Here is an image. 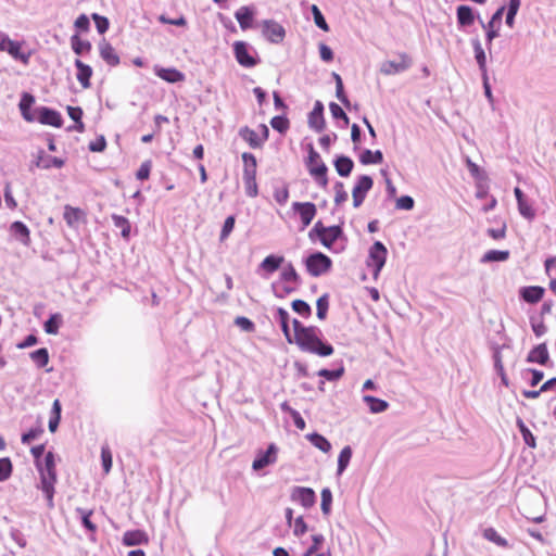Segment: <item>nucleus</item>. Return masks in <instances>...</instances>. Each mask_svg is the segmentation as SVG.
<instances>
[{"label": "nucleus", "instance_id": "obj_25", "mask_svg": "<svg viewBox=\"0 0 556 556\" xmlns=\"http://www.w3.org/2000/svg\"><path fill=\"white\" fill-rule=\"evenodd\" d=\"M35 102V98L30 93H23L21 101L18 103V108L23 118L27 122H35V110L31 111V105Z\"/></svg>", "mask_w": 556, "mask_h": 556}, {"label": "nucleus", "instance_id": "obj_21", "mask_svg": "<svg viewBox=\"0 0 556 556\" xmlns=\"http://www.w3.org/2000/svg\"><path fill=\"white\" fill-rule=\"evenodd\" d=\"M544 288L540 286L522 287L519 291L520 298L530 304L540 302L544 295Z\"/></svg>", "mask_w": 556, "mask_h": 556}, {"label": "nucleus", "instance_id": "obj_42", "mask_svg": "<svg viewBox=\"0 0 556 556\" xmlns=\"http://www.w3.org/2000/svg\"><path fill=\"white\" fill-rule=\"evenodd\" d=\"M352 447L350 445L344 446L338 457L337 475L341 476L348 468L352 458Z\"/></svg>", "mask_w": 556, "mask_h": 556}, {"label": "nucleus", "instance_id": "obj_30", "mask_svg": "<svg viewBox=\"0 0 556 556\" xmlns=\"http://www.w3.org/2000/svg\"><path fill=\"white\" fill-rule=\"evenodd\" d=\"M275 319L279 323L281 331L287 340V342H291V330L289 327L290 315L287 309L283 307H278L275 313Z\"/></svg>", "mask_w": 556, "mask_h": 556}, {"label": "nucleus", "instance_id": "obj_8", "mask_svg": "<svg viewBox=\"0 0 556 556\" xmlns=\"http://www.w3.org/2000/svg\"><path fill=\"white\" fill-rule=\"evenodd\" d=\"M399 62L393 60L384 61L380 66V72L387 76L396 75L407 71L412 66L413 61L407 53L401 52L399 53Z\"/></svg>", "mask_w": 556, "mask_h": 556}, {"label": "nucleus", "instance_id": "obj_3", "mask_svg": "<svg viewBox=\"0 0 556 556\" xmlns=\"http://www.w3.org/2000/svg\"><path fill=\"white\" fill-rule=\"evenodd\" d=\"M40 475V489L45 493L48 506H53L54 484L56 483L55 457L54 453L49 451L46 453L43 460L36 464Z\"/></svg>", "mask_w": 556, "mask_h": 556}, {"label": "nucleus", "instance_id": "obj_34", "mask_svg": "<svg viewBox=\"0 0 556 556\" xmlns=\"http://www.w3.org/2000/svg\"><path fill=\"white\" fill-rule=\"evenodd\" d=\"M239 136L249 143L252 149H260L264 146L263 140L256 134L255 130L244 126L240 128Z\"/></svg>", "mask_w": 556, "mask_h": 556}, {"label": "nucleus", "instance_id": "obj_43", "mask_svg": "<svg viewBox=\"0 0 556 556\" xmlns=\"http://www.w3.org/2000/svg\"><path fill=\"white\" fill-rule=\"evenodd\" d=\"M516 425L522 435L523 442L531 448L536 447V440L530 429L526 426L521 418H517Z\"/></svg>", "mask_w": 556, "mask_h": 556}, {"label": "nucleus", "instance_id": "obj_50", "mask_svg": "<svg viewBox=\"0 0 556 556\" xmlns=\"http://www.w3.org/2000/svg\"><path fill=\"white\" fill-rule=\"evenodd\" d=\"M299 286H295L293 283H286L285 286H279L278 282L271 283V289L276 298L283 299L288 294L293 293L296 291Z\"/></svg>", "mask_w": 556, "mask_h": 556}, {"label": "nucleus", "instance_id": "obj_7", "mask_svg": "<svg viewBox=\"0 0 556 556\" xmlns=\"http://www.w3.org/2000/svg\"><path fill=\"white\" fill-rule=\"evenodd\" d=\"M387 255L388 250L381 241H375L369 248L367 265L372 268L375 277H377L383 268Z\"/></svg>", "mask_w": 556, "mask_h": 556}, {"label": "nucleus", "instance_id": "obj_62", "mask_svg": "<svg viewBox=\"0 0 556 556\" xmlns=\"http://www.w3.org/2000/svg\"><path fill=\"white\" fill-rule=\"evenodd\" d=\"M329 110L334 119H342L345 126L349 125L350 118L339 104L331 102L329 104Z\"/></svg>", "mask_w": 556, "mask_h": 556}, {"label": "nucleus", "instance_id": "obj_48", "mask_svg": "<svg viewBox=\"0 0 556 556\" xmlns=\"http://www.w3.org/2000/svg\"><path fill=\"white\" fill-rule=\"evenodd\" d=\"M483 538L490 542L495 543L497 546L507 547L508 542L502 538L494 528H486L483 530Z\"/></svg>", "mask_w": 556, "mask_h": 556}, {"label": "nucleus", "instance_id": "obj_63", "mask_svg": "<svg viewBox=\"0 0 556 556\" xmlns=\"http://www.w3.org/2000/svg\"><path fill=\"white\" fill-rule=\"evenodd\" d=\"M517 205H518V211H519V213H520V215L522 217H525V218H527L529 220H532L535 217V211L529 204L527 199H525L523 201L518 202Z\"/></svg>", "mask_w": 556, "mask_h": 556}, {"label": "nucleus", "instance_id": "obj_24", "mask_svg": "<svg viewBox=\"0 0 556 556\" xmlns=\"http://www.w3.org/2000/svg\"><path fill=\"white\" fill-rule=\"evenodd\" d=\"M75 67L77 68V80L81 85L83 88H89L90 87V78L92 76V68L88 64H85L81 60L76 59Z\"/></svg>", "mask_w": 556, "mask_h": 556}, {"label": "nucleus", "instance_id": "obj_33", "mask_svg": "<svg viewBox=\"0 0 556 556\" xmlns=\"http://www.w3.org/2000/svg\"><path fill=\"white\" fill-rule=\"evenodd\" d=\"M283 261V256L270 254L262 261L258 268L266 271L267 274H273L280 268Z\"/></svg>", "mask_w": 556, "mask_h": 556}, {"label": "nucleus", "instance_id": "obj_37", "mask_svg": "<svg viewBox=\"0 0 556 556\" xmlns=\"http://www.w3.org/2000/svg\"><path fill=\"white\" fill-rule=\"evenodd\" d=\"M307 440L314 445L316 448L320 450L324 453H328L331 450V443L329 440L318 432H313L306 435Z\"/></svg>", "mask_w": 556, "mask_h": 556}, {"label": "nucleus", "instance_id": "obj_35", "mask_svg": "<svg viewBox=\"0 0 556 556\" xmlns=\"http://www.w3.org/2000/svg\"><path fill=\"white\" fill-rule=\"evenodd\" d=\"M363 401L368 405L372 414L383 413L388 409L389 403L372 395H364Z\"/></svg>", "mask_w": 556, "mask_h": 556}, {"label": "nucleus", "instance_id": "obj_38", "mask_svg": "<svg viewBox=\"0 0 556 556\" xmlns=\"http://www.w3.org/2000/svg\"><path fill=\"white\" fill-rule=\"evenodd\" d=\"M359 162L364 165L380 164L383 162V154L380 150L365 149L359 155Z\"/></svg>", "mask_w": 556, "mask_h": 556}, {"label": "nucleus", "instance_id": "obj_40", "mask_svg": "<svg viewBox=\"0 0 556 556\" xmlns=\"http://www.w3.org/2000/svg\"><path fill=\"white\" fill-rule=\"evenodd\" d=\"M111 218H112L113 225L116 228L121 229V236L124 239H129L130 231H131V225H130V222L128 220V218H126L125 216H122V215H117V214H113Z\"/></svg>", "mask_w": 556, "mask_h": 556}, {"label": "nucleus", "instance_id": "obj_26", "mask_svg": "<svg viewBox=\"0 0 556 556\" xmlns=\"http://www.w3.org/2000/svg\"><path fill=\"white\" fill-rule=\"evenodd\" d=\"M235 17L238 21L241 29L245 30L252 27L254 17V9L252 7H241L235 13Z\"/></svg>", "mask_w": 556, "mask_h": 556}, {"label": "nucleus", "instance_id": "obj_55", "mask_svg": "<svg viewBox=\"0 0 556 556\" xmlns=\"http://www.w3.org/2000/svg\"><path fill=\"white\" fill-rule=\"evenodd\" d=\"M332 504V493L329 488H324L321 490V504L320 508L325 516H328L331 511Z\"/></svg>", "mask_w": 556, "mask_h": 556}, {"label": "nucleus", "instance_id": "obj_44", "mask_svg": "<svg viewBox=\"0 0 556 556\" xmlns=\"http://www.w3.org/2000/svg\"><path fill=\"white\" fill-rule=\"evenodd\" d=\"M63 323L62 315L59 313L51 314L45 321L43 329L48 334H56Z\"/></svg>", "mask_w": 556, "mask_h": 556}, {"label": "nucleus", "instance_id": "obj_10", "mask_svg": "<svg viewBox=\"0 0 556 556\" xmlns=\"http://www.w3.org/2000/svg\"><path fill=\"white\" fill-rule=\"evenodd\" d=\"M35 121L42 125H49L56 128L62 127L63 117L60 112L48 106H37L35 109Z\"/></svg>", "mask_w": 556, "mask_h": 556}, {"label": "nucleus", "instance_id": "obj_46", "mask_svg": "<svg viewBox=\"0 0 556 556\" xmlns=\"http://www.w3.org/2000/svg\"><path fill=\"white\" fill-rule=\"evenodd\" d=\"M76 514L79 516L81 525L86 530H88L92 533L97 531V526L90 519L91 515H92V510L77 507Z\"/></svg>", "mask_w": 556, "mask_h": 556}, {"label": "nucleus", "instance_id": "obj_39", "mask_svg": "<svg viewBox=\"0 0 556 556\" xmlns=\"http://www.w3.org/2000/svg\"><path fill=\"white\" fill-rule=\"evenodd\" d=\"M509 254L508 250H489L481 257V263L505 262Z\"/></svg>", "mask_w": 556, "mask_h": 556}, {"label": "nucleus", "instance_id": "obj_28", "mask_svg": "<svg viewBox=\"0 0 556 556\" xmlns=\"http://www.w3.org/2000/svg\"><path fill=\"white\" fill-rule=\"evenodd\" d=\"M155 74L161 79H163L167 83H170V84L180 83V81L185 80V74L174 67H169V68L157 67V68H155Z\"/></svg>", "mask_w": 556, "mask_h": 556}, {"label": "nucleus", "instance_id": "obj_49", "mask_svg": "<svg viewBox=\"0 0 556 556\" xmlns=\"http://www.w3.org/2000/svg\"><path fill=\"white\" fill-rule=\"evenodd\" d=\"M316 308H317L316 309L317 318L320 320L326 319L327 313L329 309V294L328 293H324L323 295H320L317 299Z\"/></svg>", "mask_w": 556, "mask_h": 556}, {"label": "nucleus", "instance_id": "obj_54", "mask_svg": "<svg viewBox=\"0 0 556 556\" xmlns=\"http://www.w3.org/2000/svg\"><path fill=\"white\" fill-rule=\"evenodd\" d=\"M101 463L102 468L105 473H109L113 466V456L110 447L108 445H103L101 447Z\"/></svg>", "mask_w": 556, "mask_h": 556}, {"label": "nucleus", "instance_id": "obj_47", "mask_svg": "<svg viewBox=\"0 0 556 556\" xmlns=\"http://www.w3.org/2000/svg\"><path fill=\"white\" fill-rule=\"evenodd\" d=\"M29 356L39 368L46 367L49 363V352L46 348L33 351Z\"/></svg>", "mask_w": 556, "mask_h": 556}, {"label": "nucleus", "instance_id": "obj_5", "mask_svg": "<svg viewBox=\"0 0 556 556\" xmlns=\"http://www.w3.org/2000/svg\"><path fill=\"white\" fill-rule=\"evenodd\" d=\"M303 262L306 270L313 277H319L326 274L332 266L331 258L319 251L311 253Z\"/></svg>", "mask_w": 556, "mask_h": 556}, {"label": "nucleus", "instance_id": "obj_2", "mask_svg": "<svg viewBox=\"0 0 556 556\" xmlns=\"http://www.w3.org/2000/svg\"><path fill=\"white\" fill-rule=\"evenodd\" d=\"M293 344H296L303 352L320 357L330 356L334 351L333 346L321 338V331L316 326H308V330L294 340Z\"/></svg>", "mask_w": 556, "mask_h": 556}, {"label": "nucleus", "instance_id": "obj_29", "mask_svg": "<svg viewBox=\"0 0 556 556\" xmlns=\"http://www.w3.org/2000/svg\"><path fill=\"white\" fill-rule=\"evenodd\" d=\"M333 165L341 177H349L354 168L353 160L346 155H338L333 161Z\"/></svg>", "mask_w": 556, "mask_h": 556}, {"label": "nucleus", "instance_id": "obj_32", "mask_svg": "<svg viewBox=\"0 0 556 556\" xmlns=\"http://www.w3.org/2000/svg\"><path fill=\"white\" fill-rule=\"evenodd\" d=\"M66 111H67V114L68 116L75 122V124L73 126H70L67 128V131H78V132H83L85 130V125L81 121L83 118V109L80 106H71L68 105L66 108Z\"/></svg>", "mask_w": 556, "mask_h": 556}, {"label": "nucleus", "instance_id": "obj_27", "mask_svg": "<svg viewBox=\"0 0 556 556\" xmlns=\"http://www.w3.org/2000/svg\"><path fill=\"white\" fill-rule=\"evenodd\" d=\"M10 231L12 236L18 240L21 243L28 245L30 241L29 229L28 227L20 220H15L10 226Z\"/></svg>", "mask_w": 556, "mask_h": 556}, {"label": "nucleus", "instance_id": "obj_17", "mask_svg": "<svg viewBox=\"0 0 556 556\" xmlns=\"http://www.w3.org/2000/svg\"><path fill=\"white\" fill-rule=\"evenodd\" d=\"M528 363H535L542 366L547 365L549 362V353L546 343L535 345L527 355Z\"/></svg>", "mask_w": 556, "mask_h": 556}, {"label": "nucleus", "instance_id": "obj_23", "mask_svg": "<svg viewBox=\"0 0 556 556\" xmlns=\"http://www.w3.org/2000/svg\"><path fill=\"white\" fill-rule=\"evenodd\" d=\"M470 42H471V46L473 49L476 62L481 72V76H485V74H488L486 54L481 45V41L478 37H475V38H471Z\"/></svg>", "mask_w": 556, "mask_h": 556}, {"label": "nucleus", "instance_id": "obj_20", "mask_svg": "<svg viewBox=\"0 0 556 556\" xmlns=\"http://www.w3.org/2000/svg\"><path fill=\"white\" fill-rule=\"evenodd\" d=\"M99 52L102 60L110 66H117L119 64V56L110 42L103 39L99 43Z\"/></svg>", "mask_w": 556, "mask_h": 556}, {"label": "nucleus", "instance_id": "obj_6", "mask_svg": "<svg viewBox=\"0 0 556 556\" xmlns=\"http://www.w3.org/2000/svg\"><path fill=\"white\" fill-rule=\"evenodd\" d=\"M233 54L237 62L243 67H254L260 63L256 51L245 41L233 43Z\"/></svg>", "mask_w": 556, "mask_h": 556}, {"label": "nucleus", "instance_id": "obj_31", "mask_svg": "<svg viewBox=\"0 0 556 556\" xmlns=\"http://www.w3.org/2000/svg\"><path fill=\"white\" fill-rule=\"evenodd\" d=\"M308 172L314 177L316 182L321 187L326 188L328 185L327 172L328 167L324 162H319L316 165L309 166Z\"/></svg>", "mask_w": 556, "mask_h": 556}, {"label": "nucleus", "instance_id": "obj_14", "mask_svg": "<svg viewBox=\"0 0 556 556\" xmlns=\"http://www.w3.org/2000/svg\"><path fill=\"white\" fill-rule=\"evenodd\" d=\"M277 451L274 443L269 444L266 451H261L252 463L253 470L258 471L274 464L277 459Z\"/></svg>", "mask_w": 556, "mask_h": 556}, {"label": "nucleus", "instance_id": "obj_19", "mask_svg": "<svg viewBox=\"0 0 556 556\" xmlns=\"http://www.w3.org/2000/svg\"><path fill=\"white\" fill-rule=\"evenodd\" d=\"M22 46L23 42L9 39L3 52H8L14 60L21 61L23 64L27 65L29 63L30 52L26 53L22 51Z\"/></svg>", "mask_w": 556, "mask_h": 556}, {"label": "nucleus", "instance_id": "obj_15", "mask_svg": "<svg viewBox=\"0 0 556 556\" xmlns=\"http://www.w3.org/2000/svg\"><path fill=\"white\" fill-rule=\"evenodd\" d=\"M478 16L480 15L470 5L460 4L456 8V21L459 29L471 26Z\"/></svg>", "mask_w": 556, "mask_h": 556}, {"label": "nucleus", "instance_id": "obj_12", "mask_svg": "<svg viewBox=\"0 0 556 556\" xmlns=\"http://www.w3.org/2000/svg\"><path fill=\"white\" fill-rule=\"evenodd\" d=\"M292 210L300 216L302 230L313 222L317 214V207L313 202H293Z\"/></svg>", "mask_w": 556, "mask_h": 556}, {"label": "nucleus", "instance_id": "obj_41", "mask_svg": "<svg viewBox=\"0 0 556 556\" xmlns=\"http://www.w3.org/2000/svg\"><path fill=\"white\" fill-rule=\"evenodd\" d=\"M72 50L77 55H83L91 50V43L88 40H83L77 34L71 37Z\"/></svg>", "mask_w": 556, "mask_h": 556}, {"label": "nucleus", "instance_id": "obj_52", "mask_svg": "<svg viewBox=\"0 0 556 556\" xmlns=\"http://www.w3.org/2000/svg\"><path fill=\"white\" fill-rule=\"evenodd\" d=\"M311 12L313 14V18H314L315 25L318 28H320L321 30L328 31L329 30V25H328L325 16H324V14L319 10V8L316 4H313L311 7Z\"/></svg>", "mask_w": 556, "mask_h": 556}, {"label": "nucleus", "instance_id": "obj_36", "mask_svg": "<svg viewBox=\"0 0 556 556\" xmlns=\"http://www.w3.org/2000/svg\"><path fill=\"white\" fill-rule=\"evenodd\" d=\"M280 281L293 283L295 286H300L302 283L300 275L291 263H289L280 273Z\"/></svg>", "mask_w": 556, "mask_h": 556}, {"label": "nucleus", "instance_id": "obj_57", "mask_svg": "<svg viewBox=\"0 0 556 556\" xmlns=\"http://www.w3.org/2000/svg\"><path fill=\"white\" fill-rule=\"evenodd\" d=\"M235 224L236 217L233 215H229L228 217H226L219 235L220 242L225 241L229 237V235L232 232L235 228Z\"/></svg>", "mask_w": 556, "mask_h": 556}, {"label": "nucleus", "instance_id": "obj_1", "mask_svg": "<svg viewBox=\"0 0 556 556\" xmlns=\"http://www.w3.org/2000/svg\"><path fill=\"white\" fill-rule=\"evenodd\" d=\"M308 238L313 242L319 240L326 249L333 253H340L345 249L344 244L336 245L339 240L346 241L342 225L326 227L321 220H318L308 231Z\"/></svg>", "mask_w": 556, "mask_h": 556}, {"label": "nucleus", "instance_id": "obj_64", "mask_svg": "<svg viewBox=\"0 0 556 556\" xmlns=\"http://www.w3.org/2000/svg\"><path fill=\"white\" fill-rule=\"evenodd\" d=\"M336 195H334V203L337 205L342 204L348 200V192L344 189V184L342 181H337L333 186Z\"/></svg>", "mask_w": 556, "mask_h": 556}, {"label": "nucleus", "instance_id": "obj_9", "mask_svg": "<svg viewBox=\"0 0 556 556\" xmlns=\"http://www.w3.org/2000/svg\"><path fill=\"white\" fill-rule=\"evenodd\" d=\"M374 179L368 175L357 177L352 190L353 206L359 207L366 199L367 192L372 188Z\"/></svg>", "mask_w": 556, "mask_h": 556}, {"label": "nucleus", "instance_id": "obj_22", "mask_svg": "<svg viewBox=\"0 0 556 556\" xmlns=\"http://www.w3.org/2000/svg\"><path fill=\"white\" fill-rule=\"evenodd\" d=\"M35 165L42 169H50L52 167L61 168L64 166V161L60 157L48 155L43 150H40L38 152Z\"/></svg>", "mask_w": 556, "mask_h": 556}, {"label": "nucleus", "instance_id": "obj_13", "mask_svg": "<svg viewBox=\"0 0 556 556\" xmlns=\"http://www.w3.org/2000/svg\"><path fill=\"white\" fill-rule=\"evenodd\" d=\"M290 498L300 503L304 508H309L316 503V494L312 488L294 486L291 491Z\"/></svg>", "mask_w": 556, "mask_h": 556}, {"label": "nucleus", "instance_id": "obj_51", "mask_svg": "<svg viewBox=\"0 0 556 556\" xmlns=\"http://www.w3.org/2000/svg\"><path fill=\"white\" fill-rule=\"evenodd\" d=\"M292 309L304 318H308L312 315V308L307 302L301 299H296L291 303Z\"/></svg>", "mask_w": 556, "mask_h": 556}, {"label": "nucleus", "instance_id": "obj_16", "mask_svg": "<svg viewBox=\"0 0 556 556\" xmlns=\"http://www.w3.org/2000/svg\"><path fill=\"white\" fill-rule=\"evenodd\" d=\"M308 126L316 132L324 131L326 127V122L324 117V104L321 101L317 100L314 104L313 110L308 114Z\"/></svg>", "mask_w": 556, "mask_h": 556}, {"label": "nucleus", "instance_id": "obj_53", "mask_svg": "<svg viewBox=\"0 0 556 556\" xmlns=\"http://www.w3.org/2000/svg\"><path fill=\"white\" fill-rule=\"evenodd\" d=\"M270 126L276 131L285 134L290 127V122L285 115H277L270 119Z\"/></svg>", "mask_w": 556, "mask_h": 556}, {"label": "nucleus", "instance_id": "obj_56", "mask_svg": "<svg viewBox=\"0 0 556 556\" xmlns=\"http://www.w3.org/2000/svg\"><path fill=\"white\" fill-rule=\"evenodd\" d=\"M81 211L76 207H72L70 205H66L64 208L63 217L68 226H74L80 216Z\"/></svg>", "mask_w": 556, "mask_h": 556}, {"label": "nucleus", "instance_id": "obj_11", "mask_svg": "<svg viewBox=\"0 0 556 556\" xmlns=\"http://www.w3.org/2000/svg\"><path fill=\"white\" fill-rule=\"evenodd\" d=\"M262 34L269 42L278 45L283 41L286 29L274 20H264L262 22Z\"/></svg>", "mask_w": 556, "mask_h": 556}, {"label": "nucleus", "instance_id": "obj_61", "mask_svg": "<svg viewBox=\"0 0 556 556\" xmlns=\"http://www.w3.org/2000/svg\"><path fill=\"white\" fill-rule=\"evenodd\" d=\"M528 374L531 375V379L529 380V384L531 387L538 386L544 377V372L542 370H539L535 368H527V369L522 370V374H521L522 378H525L526 375H528Z\"/></svg>", "mask_w": 556, "mask_h": 556}, {"label": "nucleus", "instance_id": "obj_58", "mask_svg": "<svg viewBox=\"0 0 556 556\" xmlns=\"http://www.w3.org/2000/svg\"><path fill=\"white\" fill-rule=\"evenodd\" d=\"M91 18L96 24V28L100 35H103L108 31L110 27V21L108 17L100 15L98 13H92Z\"/></svg>", "mask_w": 556, "mask_h": 556}, {"label": "nucleus", "instance_id": "obj_18", "mask_svg": "<svg viewBox=\"0 0 556 556\" xmlns=\"http://www.w3.org/2000/svg\"><path fill=\"white\" fill-rule=\"evenodd\" d=\"M122 543L125 546H137L149 543V536L143 530H128L124 533Z\"/></svg>", "mask_w": 556, "mask_h": 556}, {"label": "nucleus", "instance_id": "obj_4", "mask_svg": "<svg viewBox=\"0 0 556 556\" xmlns=\"http://www.w3.org/2000/svg\"><path fill=\"white\" fill-rule=\"evenodd\" d=\"M505 12V5L500 7L491 16L489 22H484L478 16L479 24L485 30V46L492 55V42L500 36V28L502 25L503 14Z\"/></svg>", "mask_w": 556, "mask_h": 556}, {"label": "nucleus", "instance_id": "obj_45", "mask_svg": "<svg viewBox=\"0 0 556 556\" xmlns=\"http://www.w3.org/2000/svg\"><path fill=\"white\" fill-rule=\"evenodd\" d=\"M344 366L341 364L336 369L321 368L317 371V376L328 380V381H337L344 375Z\"/></svg>", "mask_w": 556, "mask_h": 556}, {"label": "nucleus", "instance_id": "obj_59", "mask_svg": "<svg viewBox=\"0 0 556 556\" xmlns=\"http://www.w3.org/2000/svg\"><path fill=\"white\" fill-rule=\"evenodd\" d=\"M13 466L9 457L0 458V482L8 480L12 475Z\"/></svg>", "mask_w": 556, "mask_h": 556}, {"label": "nucleus", "instance_id": "obj_60", "mask_svg": "<svg viewBox=\"0 0 556 556\" xmlns=\"http://www.w3.org/2000/svg\"><path fill=\"white\" fill-rule=\"evenodd\" d=\"M42 433L43 428L41 425H38L37 427L29 429L27 432H24L22 434L21 441L23 444H29L31 441L36 440Z\"/></svg>", "mask_w": 556, "mask_h": 556}]
</instances>
